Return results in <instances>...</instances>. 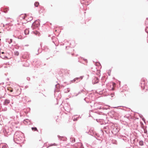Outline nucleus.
Listing matches in <instances>:
<instances>
[{"label": "nucleus", "instance_id": "nucleus-44", "mask_svg": "<svg viewBox=\"0 0 148 148\" xmlns=\"http://www.w3.org/2000/svg\"><path fill=\"white\" fill-rule=\"evenodd\" d=\"M2 58H4H4L2 57Z\"/></svg>", "mask_w": 148, "mask_h": 148}, {"label": "nucleus", "instance_id": "nucleus-23", "mask_svg": "<svg viewBox=\"0 0 148 148\" xmlns=\"http://www.w3.org/2000/svg\"><path fill=\"white\" fill-rule=\"evenodd\" d=\"M145 23L146 26H148V18H147Z\"/></svg>", "mask_w": 148, "mask_h": 148}, {"label": "nucleus", "instance_id": "nucleus-2", "mask_svg": "<svg viewBox=\"0 0 148 148\" xmlns=\"http://www.w3.org/2000/svg\"><path fill=\"white\" fill-rule=\"evenodd\" d=\"M147 81L145 79L143 78L141 79L140 86L142 89H145L146 86Z\"/></svg>", "mask_w": 148, "mask_h": 148}, {"label": "nucleus", "instance_id": "nucleus-12", "mask_svg": "<svg viewBox=\"0 0 148 148\" xmlns=\"http://www.w3.org/2000/svg\"><path fill=\"white\" fill-rule=\"evenodd\" d=\"M77 116H75L73 117V119L74 121H76L77 120L78 117H77Z\"/></svg>", "mask_w": 148, "mask_h": 148}, {"label": "nucleus", "instance_id": "nucleus-7", "mask_svg": "<svg viewBox=\"0 0 148 148\" xmlns=\"http://www.w3.org/2000/svg\"><path fill=\"white\" fill-rule=\"evenodd\" d=\"M99 82V79L97 77H95L92 81V83L95 84Z\"/></svg>", "mask_w": 148, "mask_h": 148}, {"label": "nucleus", "instance_id": "nucleus-35", "mask_svg": "<svg viewBox=\"0 0 148 148\" xmlns=\"http://www.w3.org/2000/svg\"><path fill=\"white\" fill-rule=\"evenodd\" d=\"M15 34H14L13 35V36H15V37H16V38H17V37H16V36H15Z\"/></svg>", "mask_w": 148, "mask_h": 148}, {"label": "nucleus", "instance_id": "nucleus-1", "mask_svg": "<svg viewBox=\"0 0 148 148\" xmlns=\"http://www.w3.org/2000/svg\"><path fill=\"white\" fill-rule=\"evenodd\" d=\"M24 140V138L21 136H19V137L18 136V137L14 138V141L17 144H19L20 143L23 142Z\"/></svg>", "mask_w": 148, "mask_h": 148}, {"label": "nucleus", "instance_id": "nucleus-15", "mask_svg": "<svg viewBox=\"0 0 148 148\" xmlns=\"http://www.w3.org/2000/svg\"><path fill=\"white\" fill-rule=\"evenodd\" d=\"M139 144L140 145L143 146L144 145V142L142 140H140L139 142Z\"/></svg>", "mask_w": 148, "mask_h": 148}, {"label": "nucleus", "instance_id": "nucleus-25", "mask_svg": "<svg viewBox=\"0 0 148 148\" xmlns=\"http://www.w3.org/2000/svg\"><path fill=\"white\" fill-rule=\"evenodd\" d=\"M8 90L11 92H12L13 91V89L10 88H8Z\"/></svg>", "mask_w": 148, "mask_h": 148}, {"label": "nucleus", "instance_id": "nucleus-19", "mask_svg": "<svg viewBox=\"0 0 148 148\" xmlns=\"http://www.w3.org/2000/svg\"><path fill=\"white\" fill-rule=\"evenodd\" d=\"M56 143H54L53 144H51L49 145V146H48L47 148H48L49 147L53 146H56Z\"/></svg>", "mask_w": 148, "mask_h": 148}, {"label": "nucleus", "instance_id": "nucleus-40", "mask_svg": "<svg viewBox=\"0 0 148 148\" xmlns=\"http://www.w3.org/2000/svg\"><path fill=\"white\" fill-rule=\"evenodd\" d=\"M87 60L86 59H84V61H86Z\"/></svg>", "mask_w": 148, "mask_h": 148}, {"label": "nucleus", "instance_id": "nucleus-21", "mask_svg": "<svg viewBox=\"0 0 148 148\" xmlns=\"http://www.w3.org/2000/svg\"><path fill=\"white\" fill-rule=\"evenodd\" d=\"M14 54L16 56H18L19 54V53L18 51H15L14 52Z\"/></svg>", "mask_w": 148, "mask_h": 148}, {"label": "nucleus", "instance_id": "nucleus-14", "mask_svg": "<svg viewBox=\"0 0 148 148\" xmlns=\"http://www.w3.org/2000/svg\"><path fill=\"white\" fill-rule=\"evenodd\" d=\"M32 130L33 131H38L37 128L36 127H32L31 128Z\"/></svg>", "mask_w": 148, "mask_h": 148}, {"label": "nucleus", "instance_id": "nucleus-9", "mask_svg": "<svg viewBox=\"0 0 148 148\" xmlns=\"http://www.w3.org/2000/svg\"><path fill=\"white\" fill-rule=\"evenodd\" d=\"M10 103V100L8 99H6L3 102V104L4 105L6 106L7 105Z\"/></svg>", "mask_w": 148, "mask_h": 148}, {"label": "nucleus", "instance_id": "nucleus-28", "mask_svg": "<svg viewBox=\"0 0 148 148\" xmlns=\"http://www.w3.org/2000/svg\"><path fill=\"white\" fill-rule=\"evenodd\" d=\"M8 10V8H6V9H5V10H4V12H5V13L7 12Z\"/></svg>", "mask_w": 148, "mask_h": 148}, {"label": "nucleus", "instance_id": "nucleus-36", "mask_svg": "<svg viewBox=\"0 0 148 148\" xmlns=\"http://www.w3.org/2000/svg\"><path fill=\"white\" fill-rule=\"evenodd\" d=\"M1 53H2V54H4V52H1Z\"/></svg>", "mask_w": 148, "mask_h": 148}, {"label": "nucleus", "instance_id": "nucleus-37", "mask_svg": "<svg viewBox=\"0 0 148 148\" xmlns=\"http://www.w3.org/2000/svg\"><path fill=\"white\" fill-rule=\"evenodd\" d=\"M147 41L148 42V36L147 37Z\"/></svg>", "mask_w": 148, "mask_h": 148}, {"label": "nucleus", "instance_id": "nucleus-3", "mask_svg": "<svg viewBox=\"0 0 148 148\" xmlns=\"http://www.w3.org/2000/svg\"><path fill=\"white\" fill-rule=\"evenodd\" d=\"M83 78V77L82 76H80L79 77H76V78H74L73 80H71V81L72 82H76V83L78 82H79L80 80L82 79Z\"/></svg>", "mask_w": 148, "mask_h": 148}, {"label": "nucleus", "instance_id": "nucleus-42", "mask_svg": "<svg viewBox=\"0 0 148 148\" xmlns=\"http://www.w3.org/2000/svg\"><path fill=\"white\" fill-rule=\"evenodd\" d=\"M140 116V117H142L143 116L141 115V116Z\"/></svg>", "mask_w": 148, "mask_h": 148}, {"label": "nucleus", "instance_id": "nucleus-43", "mask_svg": "<svg viewBox=\"0 0 148 148\" xmlns=\"http://www.w3.org/2000/svg\"><path fill=\"white\" fill-rule=\"evenodd\" d=\"M101 132H103V131L102 130H101Z\"/></svg>", "mask_w": 148, "mask_h": 148}, {"label": "nucleus", "instance_id": "nucleus-16", "mask_svg": "<svg viewBox=\"0 0 148 148\" xmlns=\"http://www.w3.org/2000/svg\"><path fill=\"white\" fill-rule=\"evenodd\" d=\"M70 139H71V141L72 143H74L75 142V138H71Z\"/></svg>", "mask_w": 148, "mask_h": 148}, {"label": "nucleus", "instance_id": "nucleus-18", "mask_svg": "<svg viewBox=\"0 0 148 148\" xmlns=\"http://www.w3.org/2000/svg\"><path fill=\"white\" fill-rule=\"evenodd\" d=\"M12 39H10L9 40H8L6 41V42H7L9 44H11V43L12 42Z\"/></svg>", "mask_w": 148, "mask_h": 148}, {"label": "nucleus", "instance_id": "nucleus-34", "mask_svg": "<svg viewBox=\"0 0 148 148\" xmlns=\"http://www.w3.org/2000/svg\"><path fill=\"white\" fill-rule=\"evenodd\" d=\"M58 137L59 138H60L61 137V136H59V135H58Z\"/></svg>", "mask_w": 148, "mask_h": 148}, {"label": "nucleus", "instance_id": "nucleus-24", "mask_svg": "<svg viewBox=\"0 0 148 148\" xmlns=\"http://www.w3.org/2000/svg\"><path fill=\"white\" fill-rule=\"evenodd\" d=\"M70 91V89L69 88H67L66 90H65L64 92L66 93H68Z\"/></svg>", "mask_w": 148, "mask_h": 148}, {"label": "nucleus", "instance_id": "nucleus-10", "mask_svg": "<svg viewBox=\"0 0 148 148\" xmlns=\"http://www.w3.org/2000/svg\"><path fill=\"white\" fill-rule=\"evenodd\" d=\"M24 33L25 35H27L29 34V31L28 29H26L24 30Z\"/></svg>", "mask_w": 148, "mask_h": 148}, {"label": "nucleus", "instance_id": "nucleus-4", "mask_svg": "<svg viewBox=\"0 0 148 148\" xmlns=\"http://www.w3.org/2000/svg\"><path fill=\"white\" fill-rule=\"evenodd\" d=\"M100 94H103L105 96H107L109 95V93L108 91L106 90H103L99 92Z\"/></svg>", "mask_w": 148, "mask_h": 148}, {"label": "nucleus", "instance_id": "nucleus-27", "mask_svg": "<svg viewBox=\"0 0 148 148\" xmlns=\"http://www.w3.org/2000/svg\"><path fill=\"white\" fill-rule=\"evenodd\" d=\"M83 91V90H81L80 91H79V92L78 94H77L76 95H75V96H77L81 92H82V91Z\"/></svg>", "mask_w": 148, "mask_h": 148}, {"label": "nucleus", "instance_id": "nucleus-29", "mask_svg": "<svg viewBox=\"0 0 148 148\" xmlns=\"http://www.w3.org/2000/svg\"><path fill=\"white\" fill-rule=\"evenodd\" d=\"M34 33L36 35H37V34H38L39 33L38 32H34Z\"/></svg>", "mask_w": 148, "mask_h": 148}, {"label": "nucleus", "instance_id": "nucleus-22", "mask_svg": "<svg viewBox=\"0 0 148 148\" xmlns=\"http://www.w3.org/2000/svg\"><path fill=\"white\" fill-rule=\"evenodd\" d=\"M146 27L145 29V32L147 33L148 35V26H146Z\"/></svg>", "mask_w": 148, "mask_h": 148}, {"label": "nucleus", "instance_id": "nucleus-30", "mask_svg": "<svg viewBox=\"0 0 148 148\" xmlns=\"http://www.w3.org/2000/svg\"><path fill=\"white\" fill-rule=\"evenodd\" d=\"M29 121V120L28 119H25L24 120V122H28V121Z\"/></svg>", "mask_w": 148, "mask_h": 148}, {"label": "nucleus", "instance_id": "nucleus-31", "mask_svg": "<svg viewBox=\"0 0 148 148\" xmlns=\"http://www.w3.org/2000/svg\"><path fill=\"white\" fill-rule=\"evenodd\" d=\"M30 78L29 77H27V79L28 81H29L30 80Z\"/></svg>", "mask_w": 148, "mask_h": 148}, {"label": "nucleus", "instance_id": "nucleus-17", "mask_svg": "<svg viewBox=\"0 0 148 148\" xmlns=\"http://www.w3.org/2000/svg\"><path fill=\"white\" fill-rule=\"evenodd\" d=\"M113 130L115 131L116 133L118 132L119 131V129L116 127H115V128H114Z\"/></svg>", "mask_w": 148, "mask_h": 148}, {"label": "nucleus", "instance_id": "nucleus-20", "mask_svg": "<svg viewBox=\"0 0 148 148\" xmlns=\"http://www.w3.org/2000/svg\"><path fill=\"white\" fill-rule=\"evenodd\" d=\"M39 3L38 2H36L34 3V5L36 7H37L38 6V5H39Z\"/></svg>", "mask_w": 148, "mask_h": 148}, {"label": "nucleus", "instance_id": "nucleus-38", "mask_svg": "<svg viewBox=\"0 0 148 148\" xmlns=\"http://www.w3.org/2000/svg\"><path fill=\"white\" fill-rule=\"evenodd\" d=\"M6 129V130H7V132H9V131L8 130V129Z\"/></svg>", "mask_w": 148, "mask_h": 148}, {"label": "nucleus", "instance_id": "nucleus-39", "mask_svg": "<svg viewBox=\"0 0 148 148\" xmlns=\"http://www.w3.org/2000/svg\"><path fill=\"white\" fill-rule=\"evenodd\" d=\"M18 39H19V38H20V37H18Z\"/></svg>", "mask_w": 148, "mask_h": 148}, {"label": "nucleus", "instance_id": "nucleus-33", "mask_svg": "<svg viewBox=\"0 0 148 148\" xmlns=\"http://www.w3.org/2000/svg\"><path fill=\"white\" fill-rule=\"evenodd\" d=\"M15 33H18V31H16Z\"/></svg>", "mask_w": 148, "mask_h": 148}, {"label": "nucleus", "instance_id": "nucleus-32", "mask_svg": "<svg viewBox=\"0 0 148 148\" xmlns=\"http://www.w3.org/2000/svg\"><path fill=\"white\" fill-rule=\"evenodd\" d=\"M142 120H143V121H145V119L144 118H142Z\"/></svg>", "mask_w": 148, "mask_h": 148}, {"label": "nucleus", "instance_id": "nucleus-41", "mask_svg": "<svg viewBox=\"0 0 148 148\" xmlns=\"http://www.w3.org/2000/svg\"><path fill=\"white\" fill-rule=\"evenodd\" d=\"M86 98H84V100H85L86 101Z\"/></svg>", "mask_w": 148, "mask_h": 148}, {"label": "nucleus", "instance_id": "nucleus-5", "mask_svg": "<svg viewBox=\"0 0 148 148\" xmlns=\"http://www.w3.org/2000/svg\"><path fill=\"white\" fill-rule=\"evenodd\" d=\"M21 134L22 135V134H21V133L19 131H17L14 134V138H16L17 137H18V136L19 137V136H21L20 134Z\"/></svg>", "mask_w": 148, "mask_h": 148}, {"label": "nucleus", "instance_id": "nucleus-6", "mask_svg": "<svg viewBox=\"0 0 148 148\" xmlns=\"http://www.w3.org/2000/svg\"><path fill=\"white\" fill-rule=\"evenodd\" d=\"M3 132L4 133V135L7 136V135H9L10 134V133L9 132H7L6 129L5 128L3 129Z\"/></svg>", "mask_w": 148, "mask_h": 148}, {"label": "nucleus", "instance_id": "nucleus-26", "mask_svg": "<svg viewBox=\"0 0 148 148\" xmlns=\"http://www.w3.org/2000/svg\"><path fill=\"white\" fill-rule=\"evenodd\" d=\"M1 146H2V148H7L6 146L5 145H1Z\"/></svg>", "mask_w": 148, "mask_h": 148}, {"label": "nucleus", "instance_id": "nucleus-11", "mask_svg": "<svg viewBox=\"0 0 148 148\" xmlns=\"http://www.w3.org/2000/svg\"><path fill=\"white\" fill-rule=\"evenodd\" d=\"M40 21L39 19L33 23H35L36 24V26H38L39 25Z\"/></svg>", "mask_w": 148, "mask_h": 148}, {"label": "nucleus", "instance_id": "nucleus-8", "mask_svg": "<svg viewBox=\"0 0 148 148\" xmlns=\"http://www.w3.org/2000/svg\"><path fill=\"white\" fill-rule=\"evenodd\" d=\"M95 133V132L94 130H89L88 132V134L92 136H93L94 135Z\"/></svg>", "mask_w": 148, "mask_h": 148}, {"label": "nucleus", "instance_id": "nucleus-13", "mask_svg": "<svg viewBox=\"0 0 148 148\" xmlns=\"http://www.w3.org/2000/svg\"><path fill=\"white\" fill-rule=\"evenodd\" d=\"M93 136L97 139V138H98L99 137V134L98 133H96L95 132V135H94Z\"/></svg>", "mask_w": 148, "mask_h": 148}]
</instances>
